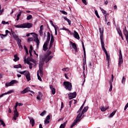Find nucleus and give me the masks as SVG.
<instances>
[{"mask_svg":"<svg viewBox=\"0 0 128 128\" xmlns=\"http://www.w3.org/2000/svg\"><path fill=\"white\" fill-rule=\"evenodd\" d=\"M37 76H38V80H40V82H42V78H40V74H38V72H37Z\"/></svg>","mask_w":128,"mask_h":128,"instance_id":"ea45409f","label":"nucleus"},{"mask_svg":"<svg viewBox=\"0 0 128 128\" xmlns=\"http://www.w3.org/2000/svg\"><path fill=\"white\" fill-rule=\"evenodd\" d=\"M50 89L51 90V92L52 94H56V88H54L52 85L50 86Z\"/></svg>","mask_w":128,"mask_h":128,"instance_id":"6ab92c4d","label":"nucleus"},{"mask_svg":"<svg viewBox=\"0 0 128 128\" xmlns=\"http://www.w3.org/2000/svg\"><path fill=\"white\" fill-rule=\"evenodd\" d=\"M29 90H30V88L28 87L26 88L24 90L20 92V94H26V92H28Z\"/></svg>","mask_w":128,"mask_h":128,"instance_id":"dca6fc26","label":"nucleus"},{"mask_svg":"<svg viewBox=\"0 0 128 128\" xmlns=\"http://www.w3.org/2000/svg\"><path fill=\"white\" fill-rule=\"evenodd\" d=\"M2 24H9L8 22H6V21L3 20L2 22Z\"/></svg>","mask_w":128,"mask_h":128,"instance_id":"8fccbe9b","label":"nucleus"},{"mask_svg":"<svg viewBox=\"0 0 128 128\" xmlns=\"http://www.w3.org/2000/svg\"><path fill=\"white\" fill-rule=\"evenodd\" d=\"M124 62V60L122 59V50H120L119 52V62L118 64V66H120Z\"/></svg>","mask_w":128,"mask_h":128,"instance_id":"0eeeda50","label":"nucleus"},{"mask_svg":"<svg viewBox=\"0 0 128 128\" xmlns=\"http://www.w3.org/2000/svg\"><path fill=\"white\" fill-rule=\"evenodd\" d=\"M12 34L14 38V40H18L19 38L18 36L16 35V33H14V32H13L12 31Z\"/></svg>","mask_w":128,"mask_h":128,"instance_id":"aec40b11","label":"nucleus"},{"mask_svg":"<svg viewBox=\"0 0 128 128\" xmlns=\"http://www.w3.org/2000/svg\"><path fill=\"white\" fill-rule=\"evenodd\" d=\"M50 32H48L47 40L46 42H50Z\"/></svg>","mask_w":128,"mask_h":128,"instance_id":"412c9836","label":"nucleus"},{"mask_svg":"<svg viewBox=\"0 0 128 128\" xmlns=\"http://www.w3.org/2000/svg\"><path fill=\"white\" fill-rule=\"evenodd\" d=\"M64 84L65 86V88H66V90H72V83L68 82H64Z\"/></svg>","mask_w":128,"mask_h":128,"instance_id":"423d86ee","label":"nucleus"},{"mask_svg":"<svg viewBox=\"0 0 128 128\" xmlns=\"http://www.w3.org/2000/svg\"><path fill=\"white\" fill-rule=\"evenodd\" d=\"M82 108H82V106H80V108L78 110V112H77V114H78V112H81L82 110Z\"/></svg>","mask_w":128,"mask_h":128,"instance_id":"13d9d810","label":"nucleus"},{"mask_svg":"<svg viewBox=\"0 0 128 128\" xmlns=\"http://www.w3.org/2000/svg\"><path fill=\"white\" fill-rule=\"evenodd\" d=\"M14 68H22V65L20 64L15 65L14 66Z\"/></svg>","mask_w":128,"mask_h":128,"instance_id":"7c9ffc66","label":"nucleus"},{"mask_svg":"<svg viewBox=\"0 0 128 128\" xmlns=\"http://www.w3.org/2000/svg\"><path fill=\"white\" fill-rule=\"evenodd\" d=\"M30 120V124H32V126H34V120L32 117H28Z\"/></svg>","mask_w":128,"mask_h":128,"instance_id":"a211bd4d","label":"nucleus"},{"mask_svg":"<svg viewBox=\"0 0 128 128\" xmlns=\"http://www.w3.org/2000/svg\"><path fill=\"white\" fill-rule=\"evenodd\" d=\"M15 28H30L32 26V24L31 23H25L23 24L15 25Z\"/></svg>","mask_w":128,"mask_h":128,"instance_id":"f03ea898","label":"nucleus"},{"mask_svg":"<svg viewBox=\"0 0 128 128\" xmlns=\"http://www.w3.org/2000/svg\"><path fill=\"white\" fill-rule=\"evenodd\" d=\"M60 12L63 14H66V15L68 14V12H66V11L60 10Z\"/></svg>","mask_w":128,"mask_h":128,"instance_id":"3c124183","label":"nucleus"},{"mask_svg":"<svg viewBox=\"0 0 128 128\" xmlns=\"http://www.w3.org/2000/svg\"><path fill=\"white\" fill-rule=\"evenodd\" d=\"M46 114V111L44 110L43 112H42L40 114V116H44V114Z\"/></svg>","mask_w":128,"mask_h":128,"instance_id":"c03bdc74","label":"nucleus"},{"mask_svg":"<svg viewBox=\"0 0 128 128\" xmlns=\"http://www.w3.org/2000/svg\"><path fill=\"white\" fill-rule=\"evenodd\" d=\"M70 44L72 46V48L76 52H78V47L76 46V44L72 42H70Z\"/></svg>","mask_w":128,"mask_h":128,"instance_id":"f8f14e48","label":"nucleus"},{"mask_svg":"<svg viewBox=\"0 0 128 128\" xmlns=\"http://www.w3.org/2000/svg\"><path fill=\"white\" fill-rule=\"evenodd\" d=\"M64 76H65L66 78V80H68V74H65Z\"/></svg>","mask_w":128,"mask_h":128,"instance_id":"338daca9","label":"nucleus"},{"mask_svg":"<svg viewBox=\"0 0 128 128\" xmlns=\"http://www.w3.org/2000/svg\"><path fill=\"white\" fill-rule=\"evenodd\" d=\"M110 86V88H109V92H112V83L110 82L109 83Z\"/></svg>","mask_w":128,"mask_h":128,"instance_id":"e433bc0d","label":"nucleus"},{"mask_svg":"<svg viewBox=\"0 0 128 128\" xmlns=\"http://www.w3.org/2000/svg\"><path fill=\"white\" fill-rule=\"evenodd\" d=\"M48 42H45L43 46V50H44V52H46V50H48Z\"/></svg>","mask_w":128,"mask_h":128,"instance_id":"4be33fe9","label":"nucleus"},{"mask_svg":"<svg viewBox=\"0 0 128 128\" xmlns=\"http://www.w3.org/2000/svg\"><path fill=\"white\" fill-rule=\"evenodd\" d=\"M99 31L100 34V38L101 40V44L102 46V44H104V29H102V28H99Z\"/></svg>","mask_w":128,"mask_h":128,"instance_id":"6e6552de","label":"nucleus"},{"mask_svg":"<svg viewBox=\"0 0 128 128\" xmlns=\"http://www.w3.org/2000/svg\"><path fill=\"white\" fill-rule=\"evenodd\" d=\"M18 82V81L16 80H12L10 82V84L11 86H12V84H16Z\"/></svg>","mask_w":128,"mask_h":128,"instance_id":"72a5a7b5","label":"nucleus"},{"mask_svg":"<svg viewBox=\"0 0 128 128\" xmlns=\"http://www.w3.org/2000/svg\"><path fill=\"white\" fill-rule=\"evenodd\" d=\"M83 4H85V6H86L87 4H86V0H82Z\"/></svg>","mask_w":128,"mask_h":128,"instance_id":"4d7b16f0","label":"nucleus"},{"mask_svg":"<svg viewBox=\"0 0 128 128\" xmlns=\"http://www.w3.org/2000/svg\"><path fill=\"white\" fill-rule=\"evenodd\" d=\"M18 118V110H14L13 119L14 120H16V118Z\"/></svg>","mask_w":128,"mask_h":128,"instance_id":"9d476101","label":"nucleus"},{"mask_svg":"<svg viewBox=\"0 0 128 128\" xmlns=\"http://www.w3.org/2000/svg\"><path fill=\"white\" fill-rule=\"evenodd\" d=\"M73 35L75 38H76L77 40H80V35L78 34V33L76 32V31L74 30V32L73 33Z\"/></svg>","mask_w":128,"mask_h":128,"instance_id":"f3484780","label":"nucleus"},{"mask_svg":"<svg viewBox=\"0 0 128 128\" xmlns=\"http://www.w3.org/2000/svg\"><path fill=\"white\" fill-rule=\"evenodd\" d=\"M12 92H14V90H9L8 92H6L2 94L0 96V98H2V96H6V94H12Z\"/></svg>","mask_w":128,"mask_h":128,"instance_id":"2eb2a0df","label":"nucleus"},{"mask_svg":"<svg viewBox=\"0 0 128 128\" xmlns=\"http://www.w3.org/2000/svg\"><path fill=\"white\" fill-rule=\"evenodd\" d=\"M94 12H95V14L97 16V18H100V17L99 15H98V10H96L94 11Z\"/></svg>","mask_w":128,"mask_h":128,"instance_id":"49530a36","label":"nucleus"},{"mask_svg":"<svg viewBox=\"0 0 128 128\" xmlns=\"http://www.w3.org/2000/svg\"><path fill=\"white\" fill-rule=\"evenodd\" d=\"M0 126H6V124L4 120H2V118L0 117Z\"/></svg>","mask_w":128,"mask_h":128,"instance_id":"a878e982","label":"nucleus"},{"mask_svg":"<svg viewBox=\"0 0 128 128\" xmlns=\"http://www.w3.org/2000/svg\"><path fill=\"white\" fill-rule=\"evenodd\" d=\"M100 9L101 10V11L102 12V14L104 15V16H108V13H106V10H104L102 8H100Z\"/></svg>","mask_w":128,"mask_h":128,"instance_id":"5701e85b","label":"nucleus"},{"mask_svg":"<svg viewBox=\"0 0 128 128\" xmlns=\"http://www.w3.org/2000/svg\"><path fill=\"white\" fill-rule=\"evenodd\" d=\"M44 124H50V121L48 120H44Z\"/></svg>","mask_w":128,"mask_h":128,"instance_id":"e2e57ef3","label":"nucleus"},{"mask_svg":"<svg viewBox=\"0 0 128 128\" xmlns=\"http://www.w3.org/2000/svg\"><path fill=\"white\" fill-rule=\"evenodd\" d=\"M88 106H86L84 108L83 110H82V112H81L82 113V114H84L85 112H88Z\"/></svg>","mask_w":128,"mask_h":128,"instance_id":"b1692460","label":"nucleus"},{"mask_svg":"<svg viewBox=\"0 0 128 128\" xmlns=\"http://www.w3.org/2000/svg\"><path fill=\"white\" fill-rule=\"evenodd\" d=\"M67 122H65L64 124H60V128H66V124Z\"/></svg>","mask_w":128,"mask_h":128,"instance_id":"cd10ccee","label":"nucleus"},{"mask_svg":"<svg viewBox=\"0 0 128 128\" xmlns=\"http://www.w3.org/2000/svg\"><path fill=\"white\" fill-rule=\"evenodd\" d=\"M12 85L10 84V82L9 83H6V86H10Z\"/></svg>","mask_w":128,"mask_h":128,"instance_id":"5fc2aeb1","label":"nucleus"},{"mask_svg":"<svg viewBox=\"0 0 128 128\" xmlns=\"http://www.w3.org/2000/svg\"><path fill=\"white\" fill-rule=\"evenodd\" d=\"M84 114H82V113H80L76 116V120H74V122L72 123V124L71 125L70 128H74L78 122H80L82 120V116Z\"/></svg>","mask_w":128,"mask_h":128,"instance_id":"7ed1b4c3","label":"nucleus"},{"mask_svg":"<svg viewBox=\"0 0 128 128\" xmlns=\"http://www.w3.org/2000/svg\"><path fill=\"white\" fill-rule=\"evenodd\" d=\"M102 50H104V52L105 53V54L106 55V60L108 62V64H110V55L108 54V52H106V50L104 48V44L102 45Z\"/></svg>","mask_w":128,"mask_h":128,"instance_id":"39448f33","label":"nucleus"},{"mask_svg":"<svg viewBox=\"0 0 128 128\" xmlns=\"http://www.w3.org/2000/svg\"><path fill=\"white\" fill-rule=\"evenodd\" d=\"M46 120H50V116L48 115L46 118Z\"/></svg>","mask_w":128,"mask_h":128,"instance_id":"864d4df0","label":"nucleus"},{"mask_svg":"<svg viewBox=\"0 0 128 128\" xmlns=\"http://www.w3.org/2000/svg\"><path fill=\"white\" fill-rule=\"evenodd\" d=\"M69 100H72L76 96V92H74L73 93H70L68 94Z\"/></svg>","mask_w":128,"mask_h":128,"instance_id":"1a4fd4ad","label":"nucleus"},{"mask_svg":"<svg viewBox=\"0 0 128 128\" xmlns=\"http://www.w3.org/2000/svg\"><path fill=\"white\" fill-rule=\"evenodd\" d=\"M54 28L55 32H58V30H59L58 26H55L54 27Z\"/></svg>","mask_w":128,"mask_h":128,"instance_id":"09e8293b","label":"nucleus"},{"mask_svg":"<svg viewBox=\"0 0 128 128\" xmlns=\"http://www.w3.org/2000/svg\"><path fill=\"white\" fill-rule=\"evenodd\" d=\"M33 40H34V38H28V40L29 42H32Z\"/></svg>","mask_w":128,"mask_h":128,"instance_id":"6e6d98bb","label":"nucleus"},{"mask_svg":"<svg viewBox=\"0 0 128 128\" xmlns=\"http://www.w3.org/2000/svg\"><path fill=\"white\" fill-rule=\"evenodd\" d=\"M108 107H102L100 108L101 111L102 112H106V110H108Z\"/></svg>","mask_w":128,"mask_h":128,"instance_id":"c756f323","label":"nucleus"},{"mask_svg":"<svg viewBox=\"0 0 128 128\" xmlns=\"http://www.w3.org/2000/svg\"><path fill=\"white\" fill-rule=\"evenodd\" d=\"M35 41L36 44V46L38 48V46H40V40H38V36H36Z\"/></svg>","mask_w":128,"mask_h":128,"instance_id":"393cba45","label":"nucleus"},{"mask_svg":"<svg viewBox=\"0 0 128 128\" xmlns=\"http://www.w3.org/2000/svg\"><path fill=\"white\" fill-rule=\"evenodd\" d=\"M0 36L1 38H4V36H6V35H4V34H0Z\"/></svg>","mask_w":128,"mask_h":128,"instance_id":"bf43d9fd","label":"nucleus"},{"mask_svg":"<svg viewBox=\"0 0 128 128\" xmlns=\"http://www.w3.org/2000/svg\"><path fill=\"white\" fill-rule=\"evenodd\" d=\"M29 51L32 52V46H30V50Z\"/></svg>","mask_w":128,"mask_h":128,"instance_id":"774afa93","label":"nucleus"},{"mask_svg":"<svg viewBox=\"0 0 128 128\" xmlns=\"http://www.w3.org/2000/svg\"><path fill=\"white\" fill-rule=\"evenodd\" d=\"M116 112V110H114L110 114V118H112L113 116H114Z\"/></svg>","mask_w":128,"mask_h":128,"instance_id":"4c0bfd02","label":"nucleus"},{"mask_svg":"<svg viewBox=\"0 0 128 128\" xmlns=\"http://www.w3.org/2000/svg\"><path fill=\"white\" fill-rule=\"evenodd\" d=\"M32 15H29L27 16L26 20H32Z\"/></svg>","mask_w":128,"mask_h":128,"instance_id":"a18cd8bd","label":"nucleus"},{"mask_svg":"<svg viewBox=\"0 0 128 128\" xmlns=\"http://www.w3.org/2000/svg\"><path fill=\"white\" fill-rule=\"evenodd\" d=\"M125 82H126V77L123 76H122V83L123 84H124Z\"/></svg>","mask_w":128,"mask_h":128,"instance_id":"79ce46f5","label":"nucleus"},{"mask_svg":"<svg viewBox=\"0 0 128 128\" xmlns=\"http://www.w3.org/2000/svg\"><path fill=\"white\" fill-rule=\"evenodd\" d=\"M18 46L20 48V50H22V44H18Z\"/></svg>","mask_w":128,"mask_h":128,"instance_id":"de8ad7c7","label":"nucleus"},{"mask_svg":"<svg viewBox=\"0 0 128 128\" xmlns=\"http://www.w3.org/2000/svg\"><path fill=\"white\" fill-rule=\"evenodd\" d=\"M82 49L84 50V58H85V62H84V64H86V48H84V42H82Z\"/></svg>","mask_w":128,"mask_h":128,"instance_id":"ddd939ff","label":"nucleus"},{"mask_svg":"<svg viewBox=\"0 0 128 128\" xmlns=\"http://www.w3.org/2000/svg\"><path fill=\"white\" fill-rule=\"evenodd\" d=\"M19 74H24L28 82H30V72L28 70H24L23 72H18Z\"/></svg>","mask_w":128,"mask_h":128,"instance_id":"20e7f679","label":"nucleus"},{"mask_svg":"<svg viewBox=\"0 0 128 128\" xmlns=\"http://www.w3.org/2000/svg\"><path fill=\"white\" fill-rule=\"evenodd\" d=\"M52 54V51H48L47 52L44 56H40V61L39 63V70L40 74V76H42L44 73L42 72V68L44 66V62H46V64L50 62V60L54 58V56H50Z\"/></svg>","mask_w":128,"mask_h":128,"instance_id":"f257e3e1","label":"nucleus"},{"mask_svg":"<svg viewBox=\"0 0 128 128\" xmlns=\"http://www.w3.org/2000/svg\"><path fill=\"white\" fill-rule=\"evenodd\" d=\"M44 30V26L42 25L40 26V30Z\"/></svg>","mask_w":128,"mask_h":128,"instance_id":"69168bd1","label":"nucleus"},{"mask_svg":"<svg viewBox=\"0 0 128 128\" xmlns=\"http://www.w3.org/2000/svg\"><path fill=\"white\" fill-rule=\"evenodd\" d=\"M124 34L126 36V42L128 44V30H126V27H125V28L124 30Z\"/></svg>","mask_w":128,"mask_h":128,"instance_id":"9b49d317","label":"nucleus"},{"mask_svg":"<svg viewBox=\"0 0 128 128\" xmlns=\"http://www.w3.org/2000/svg\"><path fill=\"white\" fill-rule=\"evenodd\" d=\"M54 36L52 35H51V40L50 44L49 50H50V48L52 46V44H54Z\"/></svg>","mask_w":128,"mask_h":128,"instance_id":"4468645a","label":"nucleus"},{"mask_svg":"<svg viewBox=\"0 0 128 128\" xmlns=\"http://www.w3.org/2000/svg\"><path fill=\"white\" fill-rule=\"evenodd\" d=\"M39 34H40V36H42V34H44V32H42V30H40Z\"/></svg>","mask_w":128,"mask_h":128,"instance_id":"603ef678","label":"nucleus"},{"mask_svg":"<svg viewBox=\"0 0 128 128\" xmlns=\"http://www.w3.org/2000/svg\"><path fill=\"white\" fill-rule=\"evenodd\" d=\"M40 98L41 96L39 94L37 97H36V99L38 100H40Z\"/></svg>","mask_w":128,"mask_h":128,"instance_id":"052dcab7","label":"nucleus"},{"mask_svg":"<svg viewBox=\"0 0 128 128\" xmlns=\"http://www.w3.org/2000/svg\"><path fill=\"white\" fill-rule=\"evenodd\" d=\"M116 30L119 36H122V31H120V28H116Z\"/></svg>","mask_w":128,"mask_h":128,"instance_id":"473e14b6","label":"nucleus"},{"mask_svg":"<svg viewBox=\"0 0 128 128\" xmlns=\"http://www.w3.org/2000/svg\"><path fill=\"white\" fill-rule=\"evenodd\" d=\"M16 104H17V106H22V103L16 102Z\"/></svg>","mask_w":128,"mask_h":128,"instance_id":"680f3d73","label":"nucleus"},{"mask_svg":"<svg viewBox=\"0 0 128 128\" xmlns=\"http://www.w3.org/2000/svg\"><path fill=\"white\" fill-rule=\"evenodd\" d=\"M64 19L65 20H66V22H68L69 25H70L72 21H70V19L68 18H66V17H64Z\"/></svg>","mask_w":128,"mask_h":128,"instance_id":"c85d7f7f","label":"nucleus"},{"mask_svg":"<svg viewBox=\"0 0 128 128\" xmlns=\"http://www.w3.org/2000/svg\"><path fill=\"white\" fill-rule=\"evenodd\" d=\"M16 42H17V44H22V40L20 39V38H18L17 40H16Z\"/></svg>","mask_w":128,"mask_h":128,"instance_id":"37998d69","label":"nucleus"},{"mask_svg":"<svg viewBox=\"0 0 128 128\" xmlns=\"http://www.w3.org/2000/svg\"><path fill=\"white\" fill-rule=\"evenodd\" d=\"M72 102H73L74 104H76V100H72Z\"/></svg>","mask_w":128,"mask_h":128,"instance_id":"0e129e2a","label":"nucleus"},{"mask_svg":"<svg viewBox=\"0 0 128 128\" xmlns=\"http://www.w3.org/2000/svg\"><path fill=\"white\" fill-rule=\"evenodd\" d=\"M62 70V72H68L70 70V68H63Z\"/></svg>","mask_w":128,"mask_h":128,"instance_id":"c9c22d12","label":"nucleus"},{"mask_svg":"<svg viewBox=\"0 0 128 128\" xmlns=\"http://www.w3.org/2000/svg\"><path fill=\"white\" fill-rule=\"evenodd\" d=\"M18 82V81L16 80H12L10 82V84L11 86H12V84H16Z\"/></svg>","mask_w":128,"mask_h":128,"instance_id":"f704fd0d","label":"nucleus"},{"mask_svg":"<svg viewBox=\"0 0 128 128\" xmlns=\"http://www.w3.org/2000/svg\"><path fill=\"white\" fill-rule=\"evenodd\" d=\"M26 62L28 64H29V68L32 70V64L30 63V62L28 61H27Z\"/></svg>","mask_w":128,"mask_h":128,"instance_id":"2f4dec72","label":"nucleus"},{"mask_svg":"<svg viewBox=\"0 0 128 128\" xmlns=\"http://www.w3.org/2000/svg\"><path fill=\"white\" fill-rule=\"evenodd\" d=\"M8 34H10V32L8 30H6V34H4V36H4V38L6 37V36H8Z\"/></svg>","mask_w":128,"mask_h":128,"instance_id":"a19ab883","label":"nucleus"},{"mask_svg":"<svg viewBox=\"0 0 128 128\" xmlns=\"http://www.w3.org/2000/svg\"><path fill=\"white\" fill-rule=\"evenodd\" d=\"M14 62H18V60H20V58H18V55L16 54L14 55Z\"/></svg>","mask_w":128,"mask_h":128,"instance_id":"bb28decb","label":"nucleus"},{"mask_svg":"<svg viewBox=\"0 0 128 128\" xmlns=\"http://www.w3.org/2000/svg\"><path fill=\"white\" fill-rule=\"evenodd\" d=\"M114 74H112V80L109 82V83L112 84L114 82Z\"/></svg>","mask_w":128,"mask_h":128,"instance_id":"58836bf2","label":"nucleus"}]
</instances>
